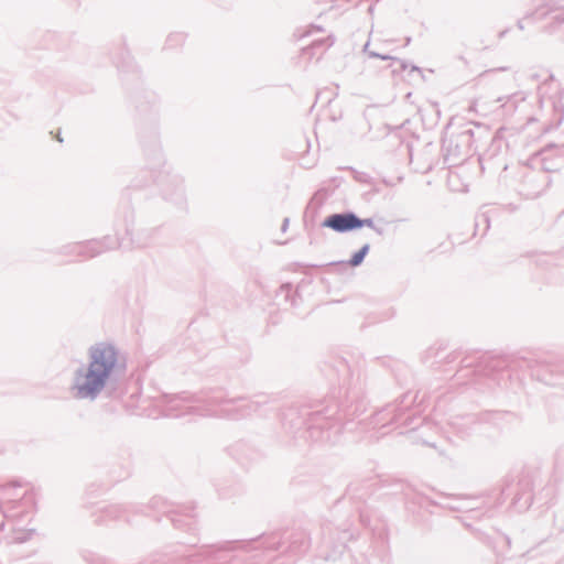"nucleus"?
Returning a JSON list of instances; mask_svg holds the SVG:
<instances>
[{
	"mask_svg": "<svg viewBox=\"0 0 564 564\" xmlns=\"http://www.w3.org/2000/svg\"><path fill=\"white\" fill-rule=\"evenodd\" d=\"M90 359L88 369L78 371L75 377L77 398L95 397L104 388L117 357L111 346L100 345L91 349Z\"/></svg>",
	"mask_w": 564,
	"mask_h": 564,
	"instance_id": "obj_1",
	"label": "nucleus"
},
{
	"mask_svg": "<svg viewBox=\"0 0 564 564\" xmlns=\"http://www.w3.org/2000/svg\"><path fill=\"white\" fill-rule=\"evenodd\" d=\"M324 227L330 228L337 232H345L354 229L361 228L364 226L371 227V219H359L354 214H335L327 217L324 223Z\"/></svg>",
	"mask_w": 564,
	"mask_h": 564,
	"instance_id": "obj_2",
	"label": "nucleus"
},
{
	"mask_svg": "<svg viewBox=\"0 0 564 564\" xmlns=\"http://www.w3.org/2000/svg\"><path fill=\"white\" fill-rule=\"evenodd\" d=\"M368 250H369V246H367V245H366V246H364V247H362L358 252H356V253L351 257V259H350V264H351L352 267H357V265H359V264L362 262L364 258L366 257V254H367Z\"/></svg>",
	"mask_w": 564,
	"mask_h": 564,
	"instance_id": "obj_3",
	"label": "nucleus"
}]
</instances>
